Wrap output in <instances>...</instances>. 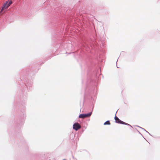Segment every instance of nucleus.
<instances>
[{"label": "nucleus", "instance_id": "obj_2", "mask_svg": "<svg viewBox=\"0 0 160 160\" xmlns=\"http://www.w3.org/2000/svg\"><path fill=\"white\" fill-rule=\"evenodd\" d=\"M92 113V112H90L88 113L81 114L79 115V118H84L86 117H90Z\"/></svg>", "mask_w": 160, "mask_h": 160}, {"label": "nucleus", "instance_id": "obj_4", "mask_svg": "<svg viewBox=\"0 0 160 160\" xmlns=\"http://www.w3.org/2000/svg\"><path fill=\"white\" fill-rule=\"evenodd\" d=\"M73 129L76 131H77L80 129L81 127L80 124L78 122H76L73 125Z\"/></svg>", "mask_w": 160, "mask_h": 160}, {"label": "nucleus", "instance_id": "obj_3", "mask_svg": "<svg viewBox=\"0 0 160 160\" xmlns=\"http://www.w3.org/2000/svg\"><path fill=\"white\" fill-rule=\"evenodd\" d=\"M115 119L116 121V122L117 123H120V124H125V125H129V126H130V125L128 123H126L125 122L121 121V120H120L116 116H115Z\"/></svg>", "mask_w": 160, "mask_h": 160}, {"label": "nucleus", "instance_id": "obj_6", "mask_svg": "<svg viewBox=\"0 0 160 160\" xmlns=\"http://www.w3.org/2000/svg\"><path fill=\"white\" fill-rule=\"evenodd\" d=\"M142 128V129L144 131H146V132H147V131H146V130L144 129L143 128Z\"/></svg>", "mask_w": 160, "mask_h": 160}, {"label": "nucleus", "instance_id": "obj_1", "mask_svg": "<svg viewBox=\"0 0 160 160\" xmlns=\"http://www.w3.org/2000/svg\"><path fill=\"white\" fill-rule=\"evenodd\" d=\"M12 3L11 0L7 1L3 5V6L2 8V9L0 11V14L2 13L5 12L6 11L7 9Z\"/></svg>", "mask_w": 160, "mask_h": 160}, {"label": "nucleus", "instance_id": "obj_5", "mask_svg": "<svg viewBox=\"0 0 160 160\" xmlns=\"http://www.w3.org/2000/svg\"><path fill=\"white\" fill-rule=\"evenodd\" d=\"M110 123L109 121H107L106 122H105L104 124V125H110Z\"/></svg>", "mask_w": 160, "mask_h": 160}]
</instances>
